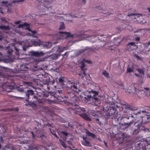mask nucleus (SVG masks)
I'll return each mask as SVG.
<instances>
[{"label": "nucleus", "mask_w": 150, "mask_h": 150, "mask_svg": "<svg viewBox=\"0 0 150 150\" xmlns=\"http://www.w3.org/2000/svg\"><path fill=\"white\" fill-rule=\"evenodd\" d=\"M31 42L33 45L35 46H39L45 49L50 48L52 46L51 43L41 42L40 40H33Z\"/></svg>", "instance_id": "4"}, {"label": "nucleus", "mask_w": 150, "mask_h": 150, "mask_svg": "<svg viewBox=\"0 0 150 150\" xmlns=\"http://www.w3.org/2000/svg\"><path fill=\"white\" fill-rule=\"evenodd\" d=\"M68 53V52H66L64 54H63V56H66V55H67V53Z\"/></svg>", "instance_id": "64"}, {"label": "nucleus", "mask_w": 150, "mask_h": 150, "mask_svg": "<svg viewBox=\"0 0 150 150\" xmlns=\"http://www.w3.org/2000/svg\"><path fill=\"white\" fill-rule=\"evenodd\" d=\"M103 142H104V144L105 145V146L106 147H107V143H106L104 140Z\"/></svg>", "instance_id": "59"}, {"label": "nucleus", "mask_w": 150, "mask_h": 150, "mask_svg": "<svg viewBox=\"0 0 150 150\" xmlns=\"http://www.w3.org/2000/svg\"><path fill=\"white\" fill-rule=\"evenodd\" d=\"M34 94V91L32 90L28 89L23 93V95H25V96L23 97H21V98H25V100L28 102L30 96L33 95Z\"/></svg>", "instance_id": "12"}, {"label": "nucleus", "mask_w": 150, "mask_h": 150, "mask_svg": "<svg viewBox=\"0 0 150 150\" xmlns=\"http://www.w3.org/2000/svg\"><path fill=\"white\" fill-rule=\"evenodd\" d=\"M36 101L38 102L39 103H42V100L40 99H38V100Z\"/></svg>", "instance_id": "52"}, {"label": "nucleus", "mask_w": 150, "mask_h": 150, "mask_svg": "<svg viewBox=\"0 0 150 150\" xmlns=\"http://www.w3.org/2000/svg\"><path fill=\"white\" fill-rule=\"evenodd\" d=\"M61 133L66 137H67L69 134L67 133L64 131H62Z\"/></svg>", "instance_id": "42"}, {"label": "nucleus", "mask_w": 150, "mask_h": 150, "mask_svg": "<svg viewBox=\"0 0 150 150\" xmlns=\"http://www.w3.org/2000/svg\"><path fill=\"white\" fill-rule=\"evenodd\" d=\"M98 140L100 142H102V139H101L100 138H98Z\"/></svg>", "instance_id": "58"}, {"label": "nucleus", "mask_w": 150, "mask_h": 150, "mask_svg": "<svg viewBox=\"0 0 150 150\" xmlns=\"http://www.w3.org/2000/svg\"><path fill=\"white\" fill-rule=\"evenodd\" d=\"M59 33L60 34H64L65 36V38L69 37L70 38H76L77 37H79L80 36L78 34H73L71 35V34L70 33H67V32H62L60 31Z\"/></svg>", "instance_id": "15"}, {"label": "nucleus", "mask_w": 150, "mask_h": 150, "mask_svg": "<svg viewBox=\"0 0 150 150\" xmlns=\"http://www.w3.org/2000/svg\"><path fill=\"white\" fill-rule=\"evenodd\" d=\"M32 33H28V35L29 36H32L34 37H37L38 36V33L35 30H31V31Z\"/></svg>", "instance_id": "23"}, {"label": "nucleus", "mask_w": 150, "mask_h": 150, "mask_svg": "<svg viewBox=\"0 0 150 150\" xmlns=\"http://www.w3.org/2000/svg\"><path fill=\"white\" fill-rule=\"evenodd\" d=\"M134 75L136 76H137L138 77H140V75H139V74H136V73H135L134 74Z\"/></svg>", "instance_id": "55"}, {"label": "nucleus", "mask_w": 150, "mask_h": 150, "mask_svg": "<svg viewBox=\"0 0 150 150\" xmlns=\"http://www.w3.org/2000/svg\"><path fill=\"white\" fill-rule=\"evenodd\" d=\"M136 70L140 74H142L143 75H144V71L143 69L141 68H138L136 69Z\"/></svg>", "instance_id": "33"}, {"label": "nucleus", "mask_w": 150, "mask_h": 150, "mask_svg": "<svg viewBox=\"0 0 150 150\" xmlns=\"http://www.w3.org/2000/svg\"><path fill=\"white\" fill-rule=\"evenodd\" d=\"M71 88L69 89V90H73L74 91H76V89H77V84H75V83H74V84L73 85H71Z\"/></svg>", "instance_id": "31"}, {"label": "nucleus", "mask_w": 150, "mask_h": 150, "mask_svg": "<svg viewBox=\"0 0 150 150\" xmlns=\"http://www.w3.org/2000/svg\"><path fill=\"white\" fill-rule=\"evenodd\" d=\"M83 61L84 62H86L88 63H91V62L89 60H86L84 58L83 59Z\"/></svg>", "instance_id": "43"}, {"label": "nucleus", "mask_w": 150, "mask_h": 150, "mask_svg": "<svg viewBox=\"0 0 150 150\" xmlns=\"http://www.w3.org/2000/svg\"><path fill=\"white\" fill-rule=\"evenodd\" d=\"M82 2L83 4H85L86 3V0H83Z\"/></svg>", "instance_id": "60"}, {"label": "nucleus", "mask_w": 150, "mask_h": 150, "mask_svg": "<svg viewBox=\"0 0 150 150\" xmlns=\"http://www.w3.org/2000/svg\"><path fill=\"white\" fill-rule=\"evenodd\" d=\"M60 56V55L59 54H55L54 55H52L51 56V58L53 60H56V59L58 58Z\"/></svg>", "instance_id": "30"}, {"label": "nucleus", "mask_w": 150, "mask_h": 150, "mask_svg": "<svg viewBox=\"0 0 150 150\" xmlns=\"http://www.w3.org/2000/svg\"><path fill=\"white\" fill-rule=\"evenodd\" d=\"M13 49L15 51V53L16 56H18L19 55V52L18 50L16 48L13 44H9L7 48V53L9 55L11 54Z\"/></svg>", "instance_id": "6"}, {"label": "nucleus", "mask_w": 150, "mask_h": 150, "mask_svg": "<svg viewBox=\"0 0 150 150\" xmlns=\"http://www.w3.org/2000/svg\"><path fill=\"white\" fill-rule=\"evenodd\" d=\"M80 116L85 120L87 121H91V119L88 115L85 113H82L80 115Z\"/></svg>", "instance_id": "20"}, {"label": "nucleus", "mask_w": 150, "mask_h": 150, "mask_svg": "<svg viewBox=\"0 0 150 150\" xmlns=\"http://www.w3.org/2000/svg\"><path fill=\"white\" fill-rule=\"evenodd\" d=\"M90 49H91V48L89 47H86L84 48L81 49L80 50H79L78 53L79 54H81L87 50H90Z\"/></svg>", "instance_id": "28"}, {"label": "nucleus", "mask_w": 150, "mask_h": 150, "mask_svg": "<svg viewBox=\"0 0 150 150\" xmlns=\"http://www.w3.org/2000/svg\"><path fill=\"white\" fill-rule=\"evenodd\" d=\"M140 40V38L139 37H136L135 38V40L136 41H139Z\"/></svg>", "instance_id": "45"}, {"label": "nucleus", "mask_w": 150, "mask_h": 150, "mask_svg": "<svg viewBox=\"0 0 150 150\" xmlns=\"http://www.w3.org/2000/svg\"><path fill=\"white\" fill-rule=\"evenodd\" d=\"M21 21H15L14 23L15 24H18L21 23Z\"/></svg>", "instance_id": "48"}, {"label": "nucleus", "mask_w": 150, "mask_h": 150, "mask_svg": "<svg viewBox=\"0 0 150 150\" xmlns=\"http://www.w3.org/2000/svg\"><path fill=\"white\" fill-rule=\"evenodd\" d=\"M24 26L27 27L25 28L26 30H27L31 32V31L32 30L30 28V24L27 23H24L23 24H19L18 26V28H21Z\"/></svg>", "instance_id": "17"}, {"label": "nucleus", "mask_w": 150, "mask_h": 150, "mask_svg": "<svg viewBox=\"0 0 150 150\" xmlns=\"http://www.w3.org/2000/svg\"><path fill=\"white\" fill-rule=\"evenodd\" d=\"M144 89L146 90H148L149 89V88H148L145 87L144 88Z\"/></svg>", "instance_id": "63"}, {"label": "nucleus", "mask_w": 150, "mask_h": 150, "mask_svg": "<svg viewBox=\"0 0 150 150\" xmlns=\"http://www.w3.org/2000/svg\"><path fill=\"white\" fill-rule=\"evenodd\" d=\"M64 23L63 22H61V24L59 27V30L63 29H64Z\"/></svg>", "instance_id": "37"}, {"label": "nucleus", "mask_w": 150, "mask_h": 150, "mask_svg": "<svg viewBox=\"0 0 150 150\" xmlns=\"http://www.w3.org/2000/svg\"><path fill=\"white\" fill-rule=\"evenodd\" d=\"M54 80L51 81L50 79H48L46 80V81L44 83V84L47 85V89L49 90L50 87H51L52 88V86H53V84L54 83Z\"/></svg>", "instance_id": "14"}, {"label": "nucleus", "mask_w": 150, "mask_h": 150, "mask_svg": "<svg viewBox=\"0 0 150 150\" xmlns=\"http://www.w3.org/2000/svg\"><path fill=\"white\" fill-rule=\"evenodd\" d=\"M69 91H68V92H67V94H68V95L71 98H73L75 96V94L74 93L72 92V91L70 90H69Z\"/></svg>", "instance_id": "29"}, {"label": "nucleus", "mask_w": 150, "mask_h": 150, "mask_svg": "<svg viewBox=\"0 0 150 150\" xmlns=\"http://www.w3.org/2000/svg\"><path fill=\"white\" fill-rule=\"evenodd\" d=\"M30 46L29 45H24L22 46V49L23 51H25L27 49L29 48V47H30Z\"/></svg>", "instance_id": "35"}, {"label": "nucleus", "mask_w": 150, "mask_h": 150, "mask_svg": "<svg viewBox=\"0 0 150 150\" xmlns=\"http://www.w3.org/2000/svg\"><path fill=\"white\" fill-rule=\"evenodd\" d=\"M59 82L60 83H62L64 82V80L62 78H59Z\"/></svg>", "instance_id": "46"}, {"label": "nucleus", "mask_w": 150, "mask_h": 150, "mask_svg": "<svg viewBox=\"0 0 150 150\" xmlns=\"http://www.w3.org/2000/svg\"><path fill=\"white\" fill-rule=\"evenodd\" d=\"M133 15H135V14L131 13L130 14H128V16H132ZM139 18V16L137 15H135V18L136 19H137V18Z\"/></svg>", "instance_id": "41"}, {"label": "nucleus", "mask_w": 150, "mask_h": 150, "mask_svg": "<svg viewBox=\"0 0 150 150\" xmlns=\"http://www.w3.org/2000/svg\"><path fill=\"white\" fill-rule=\"evenodd\" d=\"M134 122V120H132L129 122L124 123L123 124H122V126L123 127V128H125V129L129 127H130Z\"/></svg>", "instance_id": "18"}, {"label": "nucleus", "mask_w": 150, "mask_h": 150, "mask_svg": "<svg viewBox=\"0 0 150 150\" xmlns=\"http://www.w3.org/2000/svg\"><path fill=\"white\" fill-rule=\"evenodd\" d=\"M132 120H134V118L133 115H129V116L127 115L126 117L122 116L119 120L121 122H123L124 123L129 122L130 121H131Z\"/></svg>", "instance_id": "9"}, {"label": "nucleus", "mask_w": 150, "mask_h": 150, "mask_svg": "<svg viewBox=\"0 0 150 150\" xmlns=\"http://www.w3.org/2000/svg\"><path fill=\"white\" fill-rule=\"evenodd\" d=\"M30 62L35 63V64L37 63L39 61L38 59H34L32 58H30Z\"/></svg>", "instance_id": "32"}, {"label": "nucleus", "mask_w": 150, "mask_h": 150, "mask_svg": "<svg viewBox=\"0 0 150 150\" xmlns=\"http://www.w3.org/2000/svg\"><path fill=\"white\" fill-rule=\"evenodd\" d=\"M33 97L36 100H35V101H36L38 100V97L35 95H34Z\"/></svg>", "instance_id": "49"}, {"label": "nucleus", "mask_w": 150, "mask_h": 150, "mask_svg": "<svg viewBox=\"0 0 150 150\" xmlns=\"http://www.w3.org/2000/svg\"><path fill=\"white\" fill-rule=\"evenodd\" d=\"M18 90L19 91L23 93V94L24 93V90L23 88H19Z\"/></svg>", "instance_id": "47"}, {"label": "nucleus", "mask_w": 150, "mask_h": 150, "mask_svg": "<svg viewBox=\"0 0 150 150\" xmlns=\"http://www.w3.org/2000/svg\"><path fill=\"white\" fill-rule=\"evenodd\" d=\"M5 147L8 149H11V146H6Z\"/></svg>", "instance_id": "56"}, {"label": "nucleus", "mask_w": 150, "mask_h": 150, "mask_svg": "<svg viewBox=\"0 0 150 150\" xmlns=\"http://www.w3.org/2000/svg\"><path fill=\"white\" fill-rule=\"evenodd\" d=\"M26 55H29L31 56H35L37 57H40L41 56H43L44 54V53L41 51L40 52L37 51H32L28 52V54H25Z\"/></svg>", "instance_id": "11"}, {"label": "nucleus", "mask_w": 150, "mask_h": 150, "mask_svg": "<svg viewBox=\"0 0 150 150\" xmlns=\"http://www.w3.org/2000/svg\"><path fill=\"white\" fill-rule=\"evenodd\" d=\"M122 109L124 112L126 113H130V111L134 110L136 109V108L133 106L127 104H123Z\"/></svg>", "instance_id": "8"}, {"label": "nucleus", "mask_w": 150, "mask_h": 150, "mask_svg": "<svg viewBox=\"0 0 150 150\" xmlns=\"http://www.w3.org/2000/svg\"><path fill=\"white\" fill-rule=\"evenodd\" d=\"M127 73H130L134 72V67L132 66H128L127 69Z\"/></svg>", "instance_id": "24"}, {"label": "nucleus", "mask_w": 150, "mask_h": 150, "mask_svg": "<svg viewBox=\"0 0 150 150\" xmlns=\"http://www.w3.org/2000/svg\"><path fill=\"white\" fill-rule=\"evenodd\" d=\"M143 45L145 47L147 48L148 46L150 45V42H149L146 43H144L143 44Z\"/></svg>", "instance_id": "39"}, {"label": "nucleus", "mask_w": 150, "mask_h": 150, "mask_svg": "<svg viewBox=\"0 0 150 150\" xmlns=\"http://www.w3.org/2000/svg\"><path fill=\"white\" fill-rule=\"evenodd\" d=\"M24 0H14L12 1V3H15L16 2H23Z\"/></svg>", "instance_id": "40"}, {"label": "nucleus", "mask_w": 150, "mask_h": 150, "mask_svg": "<svg viewBox=\"0 0 150 150\" xmlns=\"http://www.w3.org/2000/svg\"><path fill=\"white\" fill-rule=\"evenodd\" d=\"M1 3L3 4V5L8 7L9 6L11 7L12 5V4L11 3H8V2L7 1H3L1 2Z\"/></svg>", "instance_id": "27"}, {"label": "nucleus", "mask_w": 150, "mask_h": 150, "mask_svg": "<svg viewBox=\"0 0 150 150\" xmlns=\"http://www.w3.org/2000/svg\"><path fill=\"white\" fill-rule=\"evenodd\" d=\"M86 139L87 138L86 137H83V141L82 142V144L85 146H92L90 142L89 141H87Z\"/></svg>", "instance_id": "19"}, {"label": "nucleus", "mask_w": 150, "mask_h": 150, "mask_svg": "<svg viewBox=\"0 0 150 150\" xmlns=\"http://www.w3.org/2000/svg\"><path fill=\"white\" fill-rule=\"evenodd\" d=\"M140 130H145V129L142 123L138 121L135 122L132 128L130 136L134 137L137 135L139 133Z\"/></svg>", "instance_id": "3"}, {"label": "nucleus", "mask_w": 150, "mask_h": 150, "mask_svg": "<svg viewBox=\"0 0 150 150\" xmlns=\"http://www.w3.org/2000/svg\"><path fill=\"white\" fill-rule=\"evenodd\" d=\"M117 105H115V104H112L108 108V114L109 116L112 117L111 118L117 120H119L120 118L118 115V112L117 109V108H118Z\"/></svg>", "instance_id": "1"}, {"label": "nucleus", "mask_w": 150, "mask_h": 150, "mask_svg": "<svg viewBox=\"0 0 150 150\" xmlns=\"http://www.w3.org/2000/svg\"><path fill=\"white\" fill-rule=\"evenodd\" d=\"M28 65L27 64H22L20 65L19 70L20 71H24V75H21V78L24 79L28 78L30 75L32 74L31 69L28 67Z\"/></svg>", "instance_id": "2"}, {"label": "nucleus", "mask_w": 150, "mask_h": 150, "mask_svg": "<svg viewBox=\"0 0 150 150\" xmlns=\"http://www.w3.org/2000/svg\"><path fill=\"white\" fill-rule=\"evenodd\" d=\"M102 74L106 77H108L109 76V74L108 73L106 72L105 71L104 72H102Z\"/></svg>", "instance_id": "36"}, {"label": "nucleus", "mask_w": 150, "mask_h": 150, "mask_svg": "<svg viewBox=\"0 0 150 150\" xmlns=\"http://www.w3.org/2000/svg\"><path fill=\"white\" fill-rule=\"evenodd\" d=\"M101 12L102 13H104V14H107V12H106V11H103H103H101Z\"/></svg>", "instance_id": "61"}, {"label": "nucleus", "mask_w": 150, "mask_h": 150, "mask_svg": "<svg viewBox=\"0 0 150 150\" xmlns=\"http://www.w3.org/2000/svg\"><path fill=\"white\" fill-rule=\"evenodd\" d=\"M59 141L60 143L62 146L65 148H66L67 146H66L65 143L61 139H59Z\"/></svg>", "instance_id": "34"}, {"label": "nucleus", "mask_w": 150, "mask_h": 150, "mask_svg": "<svg viewBox=\"0 0 150 150\" xmlns=\"http://www.w3.org/2000/svg\"><path fill=\"white\" fill-rule=\"evenodd\" d=\"M117 28L119 30H121L122 29V28L121 26H118Z\"/></svg>", "instance_id": "50"}, {"label": "nucleus", "mask_w": 150, "mask_h": 150, "mask_svg": "<svg viewBox=\"0 0 150 150\" xmlns=\"http://www.w3.org/2000/svg\"><path fill=\"white\" fill-rule=\"evenodd\" d=\"M31 134H32L33 138H34L35 137V135L34 134L33 132H31Z\"/></svg>", "instance_id": "54"}, {"label": "nucleus", "mask_w": 150, "mask_h": 150, "mask_svg": "<svg viewBox=\"0 0 150 150\" xmlns=\"http://www.w3.org/2000/svg\"><path fill=\"white\" fill-rule=\"evenodd\" d=\"M90 93L93 94V96H91V94L90 95H88L87 96L88 100H90V99H92V100H97L98 98L97 97V96L98 95V92L96 91L91 90V91H89Z\"/></svg>", "instance_id": "10"}, {"label": "nucleus", "mask_w": 150, "mask_h": 150, "mask_svg": "<svg viewBox=\"0 0 150 150\" xmlns=\"http://www.w3.org/2000/svg\"><path fill=\"white\" fill-rule=\"evenodd\" d=\"M135 56L137 58V59H140V57L137 54H135Z\"/></svg>", "instance_id": "51"}, {"label": "nucleus", "mask_w": 150, "mask_h": 150, "mask_svg": "<svg viewBox=\"0 0 150 150\" xmlns=\"http://www.w3.org/2000/svg\"><path fill=\"white\" fill-rule=\"evenodd\" d=\"M57 92L59 93V95H58V97H57V99L60 102H62L64 101L63 99V97L61 96L60 94L61 93L62 94V90H58Z\"/></svg>", "instance_id": "21"}, {"label": "nucleus", "mask_w": 150, "mask_h": 150, "mask_svg": "<svg viewBox=\"0 0 150 150\" xmlns=\"http://www.w3.org/2000/svg\"><path fill=\"white\" fill-rule=\"evenodd\" d=\"M129 137L125 133H122L119 134L117 139L120 144L125 143L129 141Z\"/></svg>", "instance_id": "5"}, {"label": "nucleus", "mask_w": 150, "mask_h": 150, "mask_svg": "<svg viewBox=\"0 0 150 150\" xmlns=\"http://www.w3.org/2000/svg\"><path fill=\"white\" fill-rule=\"evenodd\" d=\"M49 130L52 135H54L55 137H56L57 139L59 138L58 136L57 135V134L55 133H53L51 129L50 128H49Z\"/></svg>", "instance_id": "38"}, {"label": "nucleus", "mask_w": 150, "mask_h": 150, "mask_svg": "<svg viewBox=\"0 0 150 150\" xmlns=\"http://www.w3.org/2000/svg\"><path fill=\"white\" fill-rule=\"evenodd\" d=\"M85 132L87 136L91 137L93 139L95 138L96 137V136L94 134L90 132L87 129H86Z\"/></svg>", "instance_id": "22"}, {"label": "nucleus", "mask_w": 150, "mask_h": 150, "mask_svg": "<svg viewBox=\"0 0 150 150\" xmlns=\"http://www.w3.org/2000/svg\"><path fill=\"white\" fill-rule=\"evenodd\" d=\"M71 16H72V17H77V16H76L75 15H71Z\"/></svg>", "instance_id": "62"}, {"label": "nucleus", "mask_w": 150, "mask_h": 150, "mask_svg": "<svg viewBox=\"0 0 150 150\" xmlns=\"http://www.w3.org/2000/svg\"><path fill=\"white\" fill-rule=\"evenodd\" d=\"M8 88H9L11 89H14L15 88V87L14 86H11V85L8 86Z\"/></svg>", "instance_id": "44"}, {"label": "nucleus", "mask_w": 150, "mask_h": 150, "mask_svg": "<svg viewBox=\"0 0 150 150\" xmlns=\"http://www.w3.org/2000/svg\"><path fill=\"white\" fill-rule=\"evenodd\" d=\"M128 49L129 50H133L136 49L137 47L134 42H129L127 45Z\"/></svg>", "instance_id": "16"}, {"label": "nucleus", "mask_w": 150, "mask_h": 150, "mask_svg": "<svg viewBox=\"0 0 150 150\" xmlns=\"http://www.w3.org/2000/svg\"><path fill=\"white\" fill-rule=\"evenodd\" d=\"M81 65L80 67L81 69V72L80 73H79L78 74L79 76H81L82 78H83L84 76L86 75L85 73V71H86V69L85 68V63L82 62H81Z\"/></svg>", "instance_id": "13"}, {"label": "nucleus", "mask_w": 150, "mask_h": 150, "mask_svg": "<svg viewBox=\"0 0 150 150\" xmlns=\"http://www.w3.org/2000/svg\"><path fill=\"white\" fill-rule=\"evenodd\" d=\"M0 29L1 30H9V25H0Z\"/></svg>", "instance_id": "26"}, {"label": "nucleus", "mask_w": 150, "mask_h": 150, "mask_svg": "<svg viewBox=\"0 0 150 150\" xmlns=\"http://www.w3.org/2000/svg\"><path fill=\"white\" fill-rule=\"evenodd\" d=\"M67 47H59L58 49H57V52H59V53H61L62 52L65 50H67Z\"/></svg>", "instance_id": "25"}, {"label": "nucleus", "mask_w": 150, "mask_h": 150, "mask_svg": "<svg viewBox=\"0 0 150 150\" xmlns=\"http://www.w3.org/2000/svg\"><path fill=\"white\" fill-rule=\"evenodd\" d=\"M11 150H15V149H14V148L12 146H11Z\"/></svg>", "instance_id": "57"}, {"label": "nucleus", "mask_w": 150, "mask_h": 150, "mask_svg": "<svg viewBox=\"0 0 150 150\" xmlns=\"http://www.w3.org/2000/svg\"><path fill=\"white\" fill-rule=\"evenodd\" d=\"M24 83H25L29 85L31 84V82H24Z\"/></svg>", "instance_id": "53"}, {"label": "nucleus", "mask_w": 150, "mask_h": 150, "mask_svg": "<svg viewBox=\"0 0 150 150\" xmlns=\"http://www.w3.org/2000/svg\"><path fill=\"white\" fill-rule=\"evenodd\" d=\"M71 109L73 110V113L79 115H80L81 114V112H85L86 111L85 108H81L78 105H74Z\"/></svg>", "instance_id": "7"}]
</instances>
